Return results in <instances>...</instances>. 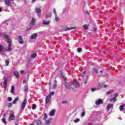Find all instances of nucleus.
<instances>
[{
  "label": "nucleus",
  "mask_w": 125,
  "mask_h": 125,
  "mask_svg": "<svg viewBox=\"0 0 125 125\" xmlns=\"http://www.w3.org/2000/svg\"><path fill=\"white\" fill-rule=\"evenodd\" d=\"M114 91L113 90H109L107 92V94H111V93H113Z\"/></svg>",
  "instance_id": "obj_27"
},
{
  "label": "nucleus",
  "mask_w": 125,
  "mask_h": 125,
  "mask_svg": "<svg viewBox=\"0 0 125 125\" xmlns=\"http://www.w3.org/2000/svg\"><path fill=\"white\" fill-rule=\"evenodd\" d=\"M31 58H36L37 57V54H33L31 55Z\"/></svg>",
  "instance_id": "obj_19"
},
{
  "label": "nucleus",
  "mask_w": 125,
  "mask_h": 125,
  "mask_svg": "<svg viewBox=\"0 0 125 125\" xmlns=\"http://www.w3.org/2000/svg\"><path fill=\"white\" fill-rule=\"evenodd\" d=\"M78 52H81L82 51V48H78Z\"/></svg>",
  "instance_id": "obj_40"
},
{
  "label": "nucleus",
  "mask_w": 125,
  "mask_h": 125,
  "mask_svg": "<svg viewBox=\"0 0 125 125\" xmlns=\"http://www.w3.org/2000/svg\"><path fill=\"white\" fill-rule=\"evenodd\" d=\"M87 125H91V123H89V124H88Z\"/></svg>",
  "instance_id": "obj_54"
},
{
  "label": "nucleus",
  "mask_w": 125,
  "mask_h": 125,
  "mask_svg": "<svg viewBox=\"0 0 125 125\" xmlns=\"http://www.w3.org/2000/svg\"><path fill=\"white\" fill-rule=\"evenodd\" d=\"M91 91L93 92L94 91H95L96 90V88L93 87L91 89Z\"/></svg>",
  "instance_id": "obj_34"
},
{
  "label": "nucleus",
  "mask_w": 125,
  "mask_h": 125,
  "mask_svg": "<svg viewBox=\"0 0 125 125\" xmlns=\"http://www.w3.org/2000/svg\"><path fill=\"white\" fill-rule=\"evenodd\" d=\"M3 85L4 88H6V87H7V79H5L4 80Z\"/></svg>",
  "instance_id": "obj_5"
},
{
  "label": "nucleus",
  "mask_w": 125,
  "mask_h": 125,
  "mask_svg": "<svg viewBox=\"0 0 125 125\" xmlns=\"http://www.w3.org/2000/svg\"><path fill=\"white\" fill-rule=\"evenodd\" d=\"M7 43H9L8 48H7V51H11L12 50V48L10 46H11V40H8L7 41Z\"/></svg>",
  "instance_id": "obj_2"
},
{
  "label": "nucleus",
  "mask_w": 125,
  "mask_h": 125,
  "mask_svg": "<svg viewBox=\"0 0 125 125\" xmlns=\"http://www.w3.org/2000/svg\"><path fill=\"white\" fill-rule=\"evenodd\" d=\"M84 116H85V112H82L81 114V117H84Z\"/></svg>",
  "instance_id": "obj_35"
},
{
  "label": "nucleus",
  "mask_w": 125,
  "mask_h": 125,
  "mask_svg": "<svg viewBox=\"0 0 125 125\" xmlns=\"http://www.w3.org/2000/svg\"><path fill=\"white\" fill-rule=\"evenodd\" d=\"M55 83H57V81L55 80Z\"/></svg>",
  "instance_id": "obj_53"
},
{
  "label": "nucleus",
  "mask_w": 125,
  "mask_h": 125,
  "mask_svg": "<svg viewBox=\"0 0 125 125\" xmlns=\"http://www.w3.org/2000/svg\"><path fill=\"white\" fill-rule=\"evenodd\" d=\"M12 107V104H11V103H9L8 104V108H10V107Z\"/></svg>",
  "instance_id": "obj_29"
},
{
  "label": "nucleus",
  "mask_w": 125,
  "mask_h": 125,
  "mask_svg": "<svg viewBox=\"0 0 125 125\" xmlns=\"http://www.w3.org/2000/svg\"><path fill=\"white\" fill-rule=\"evenodd\" d=\"M100 73H101V74H102V71H100Z\"/></svg>",
  "instance_id": "obj_60"
},
{
  "label": "nucleus",
  "mask_w": 125,
  "mask_h": 125,
  "mask_svg": "<svg viewBox=\"0 0 125 125\" xmlns=\"http://www.w3.org/2000/svg\"><path fill=\"white\" fill-rule=\"evenodd\" d=\"M19 42L21 44H22V43H23V38L21 36H19Z\"/></svg>",
  "instance_id": "obj_10"
},
{
  "label": "nucleus",
  "mask_w": 125,
  "mask_h": 125,
  "mask_svg": "<svg viewBox=\"0 0 125 125\" xmlns=\"http://www.w3.org/2000/svg\"><path fill=\"white\" fill-rule=\"evenodd\" d=\"M43 24H44V25H48V24H49V21H43Z\"/></svg>",
  "instance_id": "obj_25"
},
{
  "label": "nucleus",
  "mask_w": 125,
  "mask_h": 125,
  "mask_svg": "<svg viewBox=\"0 0 125 125\" xmlns=\"http://www.w3.org/2000/svg\"><path fill=\"white\" fill-rule=\"evenodd\" d=\"M66 80H67V78H65V79H64V81H66Z\"/></svg>",
  "instance_id": "obj_55"
},
{
  "label": "nucleus",
  "mask_w": 125,
  "mask_h": 125,
  "mask_svg": "<svg viewBox=\"0 0 125 125\" xmlns=\"http://www.w3.org/2000/svg\"><path fill=\"white\" fill-rule=\"evenodd\" d=\"M36 108H37V105L35 104H33L32 105V109L33 110H35V109H36Z\"/></svg>",
  "instance_id": "obj_28"
},
{
  "label": "nucleus",
  "mask_w": 125,
  "mask_h": 125,
  "mask_svg": "<svg viewBox=\"0 0 125 125\" xmlns=\"http://www.w3.org/2000/svg\"><path fill=\"white\" fill-rule=\"evenodd\" d=\"M11 93H12V94H14V86H12V87L11 89Z\"/></svg>",
  "instance_id": "obj_18"
},
{
  "label": "nucleus",
  "mask_w": 125,
  "mask_h": 125,
  "mask_svg": "<svg viewBox=\"0 0 125 125\" xmlns=\"http://www.w3.org/2000/svg\"><path fill=\"white\" fill-rule=\"evenodd\" d=\"M65 86L67 89H71L72 88L73 90H76V88L80 87V83L78 82H74L73 83V84L70 85L68 83L65 84Z\"/></svg>",
  "instance_id": "obj_1"
},
{
  "label": "nucleus",
  "mask_w": 125,
  "mask_h": 125,
  "mask_svg": "<svg viewBox=\"0 0 125 125\" xmlns=\"http://www.w3.org/2000/svg\"><path fill=\"white\" fill-rule=\"evenodd\" d=\"M45 125H50V122L49 120L46 121Z\"/></svg>",
  "instance_id": "obj_26"
},
{
  "label": "nucleus",
  "mask_w": 125,
  "mask_h": 125,
  "mask_svg": "<svg viewBox=\"0 0 125 125\" xmlns=\"http://www.w3.org/2000/svg\"><path fill=\"white\" fill-rule=\"evenodd\" d=\"M37 125H42V122H41V121L38 120L37 121Z\"/></svg>",
  "instance_id": "obj_30"
},
{
  "label": "nucleus",
  "mask_w": 125,
  "mask_h": 125,
  "mask_svg": "<svg viewBox=\"0 0 125 125\" xmlns=\"http://www.w3.org/2000/svg\"><path fill=\"white\" fill-rule=\"evenodd\" d=\"M112 107H113V104H109L107 106V109L108 110H110V109H111V108H112Z\"/></svg>",
  "instance_id": "obj_20"
},
{
  "label": "nucleus",
  "mask_w": 125,
  "mask_h": 125,
  "mask_svg": "<svg viewBox=\"0 0 125 125\" xmlns=\"http://www.w3.org/2000/svg\"><path fill=\"white\" fill-rule=\"evenodd\" d=\"M26 104H27V100L24 99L21 106V110H24V109H25V106H26Z\"/></svg>",
  "instance_id": "obj_3"
},
{
  "label": "nucleus",
  "mask_w": 125,
  "mask_h": 125,
  "mask_svg": "<svg viewBox=\"0 0 125 125\" xmlns=\"http://www.w3.org/2000/svg\"><path fill=\"white\" fill-rule=\"evenodd\" d=\"M103 54H105V52H103Z\"/></svg>",
  "instance_id": "obj_58"
},
{
  "label": "nucleus",
  "mask_w": 125,
  "mask_h": 125,
  "mask_svg": "<svg viewBox=\"0 0 125 125\" xmlns=\"http://www.w3.org/2000/svg\"><path fill=\"white\" fill-rule=\"evenodd\" d=\"M26 83V80H23V83Z\"/></svg>",
  "instance_id": "obj_48"
},
{
  "label": "nucleus",
  "mask_w": 125,
  "mask_h": 125,
  "mask_svg": "<svg viewBox=\"0 0 125 125\" xmlns=\"http://www.w3.org/2000/svg\"><path fill=\"white\" fill-rule=\"evenodd\" d=\"M67 103H68V101H67L62 102V104H67Z\"/></svg>",
  "instance_id": "obj_39"
},
{
  "label": "nucleus",
  "mask_w": 125,
  "mask_h": 125,
  "mask_svg": "<svg viewBox=\"0 0 125 125\" xmlns=\"http://www.w3.org/2000/svg\"><path fill=\"white\" fill-rule=\"evenodd\" d=\"M86 81H85V82H84V83H85V84H86Z\"/></svg>",
  "instance_id": "obj_56"
},
{
  "label": "nucleus",
  "mask_w": 125,
  "mask_h": 125,
  "mask_svg": "<svg viewBox=\"0 0 125 125\" xmlns=\"http://www.w3.org/2000/svg\"><path fill=\"white\" fill-rule=\"evenodd\" d=\"M20 73H21V74H24V71L23 70H21Z\"/></svg>",
  "instance_id": "obj_47"
},
{
  "label": "nucleus",
  "mask_w": 125,
  "mask_h": 125,
  "mask_svg": "<svg viewBox=\"0 0 125 125\" xmlns=\"http://www.w3.org/2000/svg\"><path fill=\"white\" fill-rule=\"evenodd\" d=\"M83 27L85 30H88V26L86 24H84Z\"/></svg>",
  "instance_id": "obj_23"
},
{
  "label": "nucleus",
  "mask_w": 125,
  "mask_h": 125,
  "mask_svg": "<svg viewBox=\"0 0 125 125\" xmlns=\"http://www.w3.org/2000/svg\"><path fill=\"white\" fill-rule=\"evenodd\" d=\"M115 97H115V98H116V97H117L118 96H119V94H118V93H116L115 94Z\"/></svg>",
  "instance_id": "obj_46"
},
{
  "label": "nucleus",
  "mask_w": 125,
  "mask_h": 125,
  "mask_svg": "<svg viewBox=\"0 0 125 125\" xmlns=\"http://www.w3.org/2000/svg\"><path fill=\"white\" fill-rule=\"evenodd\" d=\"M120 110L122 112L124 110V105H121L119 107Z\"/></svg>",
  "instance_id": "obj_24"
},
{
  "label": "nucleus",
  "mask_w": 125,
  "mask_h": 125,
  "mask_svg": "<svg viewBox=\"0 0 125 125\" xmlns=\"http://www.w3.org/2000/svg\"><path fill=\"white\" fill-rule=\"evenodd\" d=\"M6 116V115L5 113H4V114H3V117H5Z\"/></svg>",
  "instance_id": "obj_51"
},
{
  "label": "nucleus",
  "mask_w": 125,
  "mask_h": 125,
  "mask_svg": "<svg viewBox=\"0 0 125 125\" xmlns=\"http://www.w3.org/2000/svg\"><path fill=\"white\" fill-rule=\"evenodd\" d=\"M107 86H108V85H104V87H107Z\"/></svg>",
  "instance_id": "obj_52"
},
{
  "label": "nucleus",
  "mask_w": 125,
  "mask_h": 125,
  "mask_svg": "<svg viewBox=\"0 0 125 125\" xmlns=\"http://www.w3.org/2000/svg\"><path fill=\"white\" fill-rule=\"evenodd\" d=\"M80 122V119H76L74 120V123H79Z\"/></svg>",
  "instance_id": "obj_31"
},
{
  "label": "nucleus",
  "mask_w": 125,
  "mask_h": 125,
  "mask_svg": "<svg viewBox=\"0 0 125 125\" xmlns=\"http://www.w3.org/2000/svg\"><path fill=\"white\" fill-rule=\"evenodd\" d=\"M54 115H55V110L53 109L50 111L49 113V116H50L51 117H53Z\"/></svg>",
  "instance_id": "obj_11"
},
{
  "label": "nucleus",
  "mask_w": 125,
  "mask_h": 125,
  "mask_svg": "<svg viewBox=\"0 0 125 125\" xmlns=\"http://www.w3.org/2000/svg\"><path fill=\"white\" fill-rule=\"evenodd\" d=\"M44 119L46 120V119H47V114H46V113H44Z\"/></svg>",
  "instance_id": "obj_42"
},
{
  "label": "nucleus",
  "mask_w": 125,
  "mask_h": 125,
  "mask_svg": "<svg viewBox=\"0 0 125 125\" xmlns=\"http://www.w3.org/2000/svg\"><path fill=\"white\" fill-rule=\"evenodd\" d=\"M94 71L96 73V74H98V70H97L96 68H94Z\"/></svg>",
  "instance_id": "obj_36"
},
{
  "label": "nucleus",
  "mask_w": 125,
  "mask_h": 125,
  "mask_svg": "<svg viewBox=\"0 0 125 125\" xmlns=\"http://www.w3.org/2000/svg\"><path fill=\"white\" fill-rule=\"evenodd\" d=\"M4 2L6 5H10L11 4V2L9 1V0H4Z\"/></svg>",
  "instance_id": "obj_12"
},
{
  "label": "nucleus",
  "mask_w": 125,
  "mask_h": 125,
  "mask_svg": "<svg viewBox=\"0 0 125 125\" xmlns=\"http://www.w3.org/2000/svg\"><path fill=\"white\" fill-rule=\"evenodd\" d=\"M94 31H96V28H95V29H94Z\"/></svg>",
  "instance_id": "obj_59"
},
{
  "label": "nucleus",
  "mask_w": 125,
  "mask_h": 125,
  "mask_svg": "<svg viewBox=\"0 0 125 125\" xmlns=\"http://www.w3.org/2000/svg\"><path fill=\"white\" fill-rule=\"evenodd\" d=\"M5 63V66H8V65L9 64V61H6Z\"/></svg>",
  "instance_id": "obj_33"
},
{
  "label": "nucleus",
  "mask_w": 125,
  "mask_h": 125,
  "mask_svg": "<svg viewBox=\"0 0 125 125\" xmlns=\"http://www.w3.org/2000/svg\"><path fill=\"white\" fill-rule=\"evenodd\" d=\"M54 13L55 14L56 16H57V15L56 14V10L55 9H54Z\"/></svg>",
  "instance_id": "obj_45"
},
{
  "label": "nucleus",
  "mask_w": 125,
  "mask_h": 125,
  "mask_svg": "<svg viewBox=\"0 0 125 125\" xmlns=\"http://www.w3.org/2000/svg\"><path fill=\"white\" fill-rule=\"evenodd\" d=\"M4 37L5 39H7V41H8V40H10V39H9V36H8V35H4Z\"/></svg>",
  "instance_id": "obj_22"
},
{
  "label": "nucleus",
  "mask_w": 125,
  "mask_h": 125,
  "mask_svg": "<svg viewBox=\"0 0 125 125\" xmlns=\"http://www.w3.org/2000/svg\"><path fill=\"white\" fill-rule=\"evenodd\" d=\"M76 27H66L64 29V31H69V30H73Z\"/></svg>",
  "instance_id": "obj_13"
},
{
  "label": "nucleus",
  "mask_w": 125,
  "mask_h": 125,
  "mask_svg": "<svg viewBox=\"0 0 125 125\" xmlns=\"http://www.w3.org/2000/svg\"><path fill=\"white\" fill-rule=\"evenodd\" d=\"M8 101H12V98H11V97H8Z\"/></svg>",
  "instance_id": "obj_41"
},
{
  "label": "nucleus",
  "mask_w": 125,
  "mask_h": 125,
  "mask_svg": "<svg viewBox=\"0 0 125 125\" xmlns=\"http://www.w3.org/2000/svg\"><path fill=\"white\" fill-rule=\"evenodd\" d=\"M55 20H56V21H59V18H58L57 16H56Z\"/></svg>",
  "instance_id": "obj_43"
},
{
  "label": "nucleus",
  "mask_w": 125,
  "mask_h": 125,
  "mask_svg": "<svg viewBox=\"0 0 125 125\" xmlns=\"http://www.w3.org/2000/svg\"><path fill=\"white\" fill-rule=\"evenodd\" d=\"M51 17V13H48L46 14V18H50Z\"/></svg>",
  "instance_id": "obj_21"
},
{
  "label": "nucleus",
  "mask_w": 125,
  "mask_h": 125,
  "mask_svg": "<svg viewBox=\"0 0 125 125\" xmlns=\"http://www.w3.org/2000/svg\"><path fill=\"white\" fill-rule=\"evenodd\" d=\"M36 0H33L32 1V2H35V1H36Z\"/></svg>",
  "instance_id": "obj_49"
},
{
  "label": "nucleus",
  "mask_w": 125,
  "mask_h": 125,
  "mask_svg": "<svg viewBox=\"0 0 125 125\" xmlns=\"http://www.w3.org/2000/svg\"><path fill=\"white\" fill-rule=\"evenodd\" d=\"M96 105H100V104H103V100L101 99L98 100L95 103Z\"/></svg>",
  "instance_id": "obj_4"
},
{
  "label": "nucleus",
  "mask_w": 125,
  "mask_h": 125,
  "mask_svg": "<svg viewBox=\"0 0 125 125\" xmlns=\"http://www.w3.org/2000/svg\"><path fill=\"white\" fill-rule=\"evenodd\" d=\"M57 85L56 84H53V89H55V88H56Z\"/></svg>",
  "instance_id": "obj_38"
},
{
  "label": "nucleus",
  "mask_w": 125,
  "mask_h": 125,
  "mask_svg": "<svg viewBox=\"0 0 125 125\" xmlns=\"http://www.w3.org/2000/svg\"><path fill=\"white\" fill-rule=\"evenodd\" d=\"M9 119H10L11 121H14L15 119V116H14V114H11L9 117Z\"/></svg>",
  "instance_id": "obj_8"
},
{
  "label": "nucleus",
  "mask_w": 125,
  "mask_h": 125,
  "mask_svg": "<svg viewBox=\"0 0 125 125\" xmlns=\"http://www.w3.org/2000/svg\"><path fill=\"white\" fill-rule=\"evenodd\" d=\"M1 11H2V9L0 8V12H1Z\"/></svg>",
  "instance_id": "obj_50"
},
{
  "label": "nucleus",
  "mask_w": 125,
  "mask_h": 125,
  "mask_svg": "<svg viewBox=\"0 0 125 125\" xmlns=\"http://www.w3.org/2000/svg\"><path fill=\"white\" fill-rule=\"evenodd\" d=\"M35 12L36 13H41V12H42V10L39 8H36L35 9Z\"/></svg>",
  "instance_id": "obj_15"
},
{
  "label": "nucleus",
  "mask_w": 125,
  "mask_h": 125,
  "mask_svg": "<svg viewBox=\"0 0 125 125\" xmlns=\"http://www.w3.org/2000/svg\"><path fill=\"white\" fill-rule=\"evenodd\" d=\"M3 50H4L3 45L0 44V52H1V51H3Z\"/></svg>",
  "instance_id": "obj_17"
},
{
  "label": "nucleus",
  "mask_w": 125,
  "mask_h": 125,
  "mask_svg": "<svg viewBox=\"0 0 125 125\" xmlns=\"http://www.w3.org/2000/svg\"><path fill=\"white\" fill-rule=\"evenodd\" d=\"M38 37V34L34 33L31 36V39L34 40V39H36Z\"/></svg>",
  "instance_id": "obj_9"
},
{
  "label": "nucleus",
  "mask_w": 125,
  "mask_h": 125,
  "mask_svg": "<svg viewBox=\"0 0 125 125\" xmlns=\"http://www.w3.org/2000/svg\"><path fill=\"white\" fill-rule=\"evenodd\" d=\"M49 101H50V95H47L46 97L45 102L47 104H48V103H49Z\"/></svg>",
  "instance_id": "obj_7"
},
{
  "label": "nucleus",
  "mask_w": 125,
  "mask_h": 125,
  "mask_svg": "<svg viewBox=\"0 0 125 125\" xmlns=\"http://www.w3.org/2000/svg\"><path fill=\"white\" fill-rule=\"evenodd\" d=\"M14 76H16V79H18L19 78V72L17 71H15L14 73Z\"/></svg>",
  "instance_id": "obj_14"
},
{
  "label": "nucleus",
  "mask_w": 125,
  "mask_h": 125,
  "mask_svg": "<svg viewBox=\"0 0 125 125\" xmlns=\"http://www.w3.org/2000/svg\"><path fill=\"white\" fill-rule=\"evenodd\" d=\"M2 122H3V123H4V124H5V118H3L2 119Z\"/></svg>",
  "instance_id": "obj_44"
},
{
  "label": "nucleus",
  "mask_w": 125,
  "mask_h": 125,
  "mask_svg": "<svg viewBox=\"0 0 125 125\" xmlns=\"http://www.w3.org/2000/svg\"><path fill=\"white\" fill-rule=\"evenodd\" d=\"M19 100V98L17 97L15 99V100L13 101V104H16V102Z\"/></svg>",
  "instance_id": "obj_16"
},
{
  "label": "nucleus",
  "mask_w": 125,
  "mask_h": 125,
  "mask_svg": "<svg viewBox=\"0 0 125 125\" xmlns=\"http://www.w3.org/2000/svg\"><path fill=\"white\" fill-rule=\"evenodd\" d=\"M87 14H89V12H87Z\"/></svg>",
  "instance_id": "obj_57"
},
{
  "label": "nucleus",
  "mask_w": 125,
  "mask_h": 125,
  "mask_svg": "<svg viewBox=\"0 0 125 125\" xmlns=\"http://www.w3.org/2000/svg\"><path fill=\"white\" fill-rule=\"evenodd\" d=\"M35 22H36V19L35 18H33L30 22V26H34V25H35Z\"/></svg>",
  "instance_id": "obj_6"
},
{
  "label": "nucleus",
  "mask_w": 125,
  "mask_h": 125,
  "mask_svg": "<svg viewBox=\"0 0 125 125\" xmlns=\"http://www.w3.org/2000/svg\"><path fill=\"white\" fill-rule=\"evenodd\" d=\"M116 100V97H113V98H112L110 99V102H112V101H114V100Z\"/></svg>",
  "instance_id": "obj_32"
},
{
  "label": "nucleus",
  "mask_w": 125,
  "mask_h": 125,
  "mask_svg": "<svg viewBox=\"0 0 125 125\" xmlns=\"http://www.w3.org/2000/svg\"><path fill=\"white\" fill-rule=\"evenodd\" d=\"M48 95H50V97H51V96L54 95V92H51L50 94Z\"/></svg>",
  "instance_id": "obj_37"
}]
</instances>
